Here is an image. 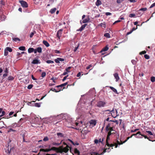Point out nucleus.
<instances>
[{
    "instance_id": "1",
    "label": "nucleus",
    "mask_w": 155,
    "mask_h": 155,
    "mask_svg": "<svg viewBox=\"0 0 155 155\" xmlns=\"http://www.w3.org/2000/svg\"><path fill=\"white\" fill-rule=\"evenodd\" d=\"M64 145L66 146L65 147H62L59 150V152L61 153L64 152L66 153L70 149V151L73 155H80L79 151L76 148L72 147L70 144H67L66 143H64Z\"/></svg>"
},
{
    "instance_id": "2",
    "label": "nucleus",
    "mask_w": 155,
    "mask_h": 155,
    "mask_svg": "<svg viewBox=\"0 0 155 155\" xmlns=\"http://www.w3.org/2000/svg\"><path fill=\"white\" fill-rule=\"evenodd\" d=\"M107 139L106 140V144L109 147H113L114 145L113 144H109L108 143V141L110 140V136L112 135V132L111 131H107Z\"/></svg>"
},
{
    "instance_id": "3",
    "label": "nucleus",
    "mask_w": 155,
    "mask_h": 155,
    "mask_svg": "<svg viewBox=\"0 0 155 155\" xmlns=\"http://www.w3.org/2000/svg\"><path fill=\"white\" fill-rule=\"evenodd\" d=\"M106 104L105 102L100 101L97 102V106L99 107H104L105 106Z\"/></svg>"
},
{
    "instance_id": "4",
    "label": "nucleus",
    "mask_w": 155,
    "mask_h": 155,
    "mask_svg": "<svg viewBox=\"0 0 155 155\" xmlns=\"http://www.w3.org/2000/svg\"><path fill=\"white\" fill-rule=\"evenodd\" d=\"M83 123V121L79 120V118L76 120L75 122V124L77 126L80 127L82 126Z\"/></svg>"
},
{
    "instance_id": "5",
    "label": "nucleus",
    "mask_w": 155,
    "mask_h": 155,
    "mask_svg": "<svg viewBox=\"0 0 155 155\" xmlns=\"http://www.w3.org/2000/svg\"><path fill=\"white\" fill-rule=\"evenodd\" d=\"M110 150V148H106L105 150L103 151V152L101 154H98L96 152H94L92 153V155H101L103 154L105 152H109Z\"/></svg>"
},
{
    "instance_id": "6",
    "label": "nucleus",
    "mask_w": 155,
    "mask_h": 155,
    "mask_svg": "<svg viewBox=\"0 0 155 155\" xmlns=\"http://www.w3.org/2000/svg\"><path fill=\"white\" fill-rule=\"evenodd\" d=\"M19 2L21 4V6L23 8H27L28 6L27 2L23 0H21L19 1Z\"/></svg>"
},
{
    "instance_id": "7",
    "label": "nucleus",
    "mask_w": 155,
    "mask_h": 155,
    "mask_svg": "<svg viewBox=\"0 0 155 155\" xmlns=\"http://www.w3.org/2000/svg\"><path fill=\"white\" fill-rule=\"evenodd\" d=\"M31 63L33 64H40L41 62L40 61V60H38V57L37 56L34 58Z\"/></svg>"
},
{
    "instance_id": "8",
    "label": "nucleus",
    "mask_w": 155,
    "mask_h": 155,
    "mask_svg": "<svg viewBox=\"0 0 155 155\" xmlns=\"http://www.w3.org/2000/svg\"><path fill=\"white\" fill-rule=\"evenodd\" d=\"M113 123L112 122H109L107 124L105 128L106 131H109V128L113 126Z\"/></svg>"
},
{
    "instance_id": "9",
    "label": "nucleus",
    "mask_w": 155,
    "mask_h": 155,
    "mask_svg": "<svg viewBox=\"0 0 155 155\" xmlns=\"http://www.w3.org/2000/svg\"><path fill=\"white\" fill-rule=\"evenodd\" d=\"M63 31V29H61L57 31V36L59 39L60 38V37L61 36L62 32Z\"/></svg>"
},
{
    "instance_id": "10",
    "label": "nucleus",
    "mask_w": 155,
    "mask_h": 155,
    "mask_svg": "<svg viewBox=\"0 0 155 155\" xmlns=\"http://www.w3.org/2000/svg\"><path fill=\"white\" fill-rule=\"evenodd\" d=\"M87 25V24H84L82 25L81 27L78 29L77 30V31H82Z\"/></svg>"
},
{
    "instance_id": "11",
    "label": "nucleus",
    "mask_w": 155,
    "mask_h": 155,
    "mask_svg": "<svg viewBox=\"0 0 155 155\" xmlns=\"http://www.w3.org/2000/svg\"><path fill=\"white\" fill-rule=\"evenodd\" d=\"M66 120L68 123L71 124L73 123V119L71 118L70 117H68L66 119Z\"/></svg>"
},
{
    "instance_id": "12",
    "label": "nucleus",
    "mask_w": 155,
    "mask_h": 155,
    "mask_svg": "<svg viewBox=\"0 0 155 155\" xmlns=\"http://www.w3.org/2000/svg\"><path fill=\"white\" fill-rule=\"evenodd\" d=\"M89 123L90 124L93 125V126H94L96 124V121L95 120H92L89 121Z\"/></svg>"
},
{
    "instance_id": "13",
    "label": "nucleus",
    "mask_w": 155,
    "mask_h": 155,
    "mask_svg": "<svg viewBox=\"0 0 155 155\" xmlns=\"http://www.w3.org/2000/svg\"><path fill=\"white\" fill-rule=\"evenodd\" d=\"M107 87H109V88L114 93L117 94H118L119 93L117 92L116 89L114 88V87L111 86H107Z\"/></svg>"
},
{
    "instance_id": "14",
    "label": "nucleus",
    "mask_w": 155,
    "mask_h": 155,
    "mask_svg": "<svg viewBox=\"0 0 155 155\" xmlns=\"http://www.w3.org/2000/svg\"><path fill=\"white\" fill-rule=\"evenodd\" d=\"M114 76L116 79V81H118L119 79V77L118 76V74H117V73H114Z\"/></svg>"
},
{
    "instance_id": "15",
    "label": "nucleus",
    "mask_w": 155,
    "mask_h": 155,
    "mask_svg": "<svg viewBox=\"0 0 155 155\" xmlns=\"http://www.w3.org/2000/svg\"><path fill=\"white\" fill-rule=\"evenodd\" d=\"M138 134H140L141 135V133L140 132L138 131V132L137 134H133L131 136H132V137L133 136H135L137 138H141L142 137H138L137 136V135Z\"/></svg>"
},
{
    "instance_id": "16",
    "label": "nucleus",
    "mask_w": 155,
    "mask_h": 155,
    "mask_svg": "<svg viewBox=\"0 0 155 155\" xmlns=\"http://www.w3.org/2000/svg\"><path fill=\"white\" fill-rule=\"evenodd\" d=\"M108 49L109 48L107 45H106L102 49L101 51L100 52H102L103 51H106L108 50Z\"/></svg>"
},
{
    "instance_id": "17",
    "label": "nucleus",
    "mask_w": 155,
    "mask_h": 155,
    "mask_svg": "<svg viewBox=\"0 0 155 155\" xmlns=\"http://www.w3.org/2000/svg\"><path fill=\"white\" fill-rule=\"evenodd\" d=\"M57 135L58 137H64V134L61 132H58L57 133Z\"/></svg>"
},
{
    "instance_id": "18",
    "label": "nucleus",
    "mask_w": 155,
    "mask_h": 155,
    "mask_svg": "<svg viewBox=\"0 0 155 155\" xmlns=\"http://www.w3.org/2000/svg\"><path fill=\"white\" fill-rule=\"evenodd\" d=\"M18 127V124L17 123H14L13 124H12L11 125L9 126L8 127H11L12 128H14L15 127Z\"/></svg>"
},
{
    "instance_id": "19",
    "label": "nucleus",
    "mask_w": 155,
    "mask_h": 155,
    "mask_svg": "<svg viewBox=\"0 0 155 155\" xmlns=\"http://www.w3.org/2000/svg\"><path fill=\"white\" fill-rule=\"evenodd\" d=\"M132 137V136H131L130 137H127V139L126 140H125L123 142H122V143H120V142L119 141H117V143L119 144V145H120L121 144H123V143H125V142H126V141H127V140L130 138H131Z\"/></svg>"
},
{
    "instance_id": "20",
    "label": "nucleus",
    "mask_w": 155,
    "mask_h": 155,
    "mask_svg": "<svg viewBox=\"0 0 155 155\" xmlns=\"http://www.w3.org/2000/svg\"><path fill=\"white\" fill-rule=\"evenodd\" d=\"M43 43L47 47H48L50 45L49 43L46 41L44 40Z\"/></svg>"
},
{
    "instance_id": "21",
    "label": "nucleus",
    "mask_w": 155,
    "mask_h": 155,
    "mask_svg": "<svg viewBox=\"0 0 155 155\" xmlns=\"http://www.w3.org/2000/svg\"><path fill=\"white\" fill-rule=\"evenodd\" d=\"M114 131L115 132L112 133V135H114V136H115L117 138L118 137H119V135L116 131Z\"/></svg>"
},
{
    "instance_id": "22",
    "label": "nucleus",
    "mask_w": 155,
    "mask_h": 155,
    "mask_svg": "<svg viewBox=\"0 0 155 155\" xmlns=\"http://www.w3.org/2000/svg\"><path fill=\"white\" fill-rule=\"evenodd\" d=\"M101 4L102 3L101 0H97L95 3V4L97 6H99L100 5H101Z\"/></svg>"
},
{
    "instance_id": "23",
    "label": "nucleus",
    "mask_w": 155,
    "mask_h": 155,
    "mask_svg": "<svg viewBox=\"0 0 155 155\" xmlns=\"http://www.w3.org/2000/svg\"><path fill=\"white\" fill-rule=\"evenodd\" d=\"M61 90V89H58V90L57 91L55 88L51 87L50 89V91H53L56 92H58L60 91Z\"/></svg>"
},
{
    "instance_id": "24",
    "label": "nucleus",
    "mask_w": 155,
    "mask_h": 155,
    "mask_svg": "<svg viewBox=\"0 0 155 155\" xmlns=\"http://www.w3.org/2000/svg\"><path fill=\"white\" fill-rule=\"evenodd\" d=\"M90 19L89 18H86L85 19H84L82 21V23H87L89 22Z\"/></svg>"
},
{
    "instance_id": "25",
    "label": "nucleus",
    "mask_w": 155,
    "mask_h": 155,
    "mask_svg": "<svg viewBox=\"0 0 155 155\" xmlns=\"http://www.w3.org/2000/svg\"><path fill=\"white\" fill-rule=\"evenodd\" d=\"M34 106L39 107L41 106V104L40 103H33Z\"/></svg>"
},
{
    "instance_id": "26",
    "label": "nucleus",
    "mask_w": 155,
    "mask_h": 155,
    "mask_svg": "<svg viewBox=\"0 0 155 155\" xmlns=\"http://www.w3.org/2000/svg\"><path fill=\"white\" fill-rule=\"evenodd\" d=\"M56 10V8H54L51 9L50 10V12L51 14H53L55 12Z\"/></svg>"
},
{
    "instance_id": "27",
    "label": "nucleus",
    "mask_w": 155,
    "mask_h": 155,
    "mask_svg": "<svg viewBox=\"0 0 155 155\" xmlns=\"http://www.w3.org/2000/svg\"><path fill=\"white\" fill-rule=\"evenodd\" d=\"M34 48H30L28 50V52L29 53H31L33 52Z\"/></svg>"
},
{
    "instance_id": "28",
    "label": "nucleus",
    "mask_w": 155,
    "mask_h": 155,
    "mask_svg": "<svg viewBox=\"0 0 155 155\" xmlns=\"http://www.w3.org/2000/svg\"><path fill=\"white\" fill-rule=\"evenodd\" d=\"M36 49L38 52L41 53L42 52V49L41 47H38Z\"/></svg>"
},
{
    "instance_id": "29",
    "label": "nucleus",
    "mask_w": 155,
    "mask_h": 155,
    "mask_svg": "<svg viewBox=\"0 0 155 155\" xmlns=\"http://www.w3.org/2000/svg\"><path fill=\"white\" fill-rule=\"evenodd\" d=\"M18 49L21 51H25V46H22L19 47Z\"/></svg>"
},
{
    "instance_id": "30",
    "label": "nucleus",
    "mask_w": 155,
    "mask_h": 155,
    "mask_svg": "<svg viewBox=\"0 0 155 155\" xmlns=\"http://www.w3.org/2000/svg\"><path fill=\"white\" fill-rule=\"evenodd\" d=\"M12 40L15 42H17V41H20V39L18 38H12Z\"/></svg>"
},
{
    "instance_id": "31",
    "label": "nucleus",
    "mask_w": 155,
    "mask_h": 155,
    "mask_svg": "<svg viewBox=\"0 0 155 155\" xmlns=\"http://www.w3.org/2000/svg\"><path fill=\"white\" fill-rule=\"evenodd\" d=\"M61 142L60 143H55V142H53L52 143V144L54 146H59L61 143Z\"/></svg>"
},
{
    "instance_id": "32",
    "label": "nucleus",
    "mask_w": 155,
    "mask_h": 155,
    "mask_svg": "<svg viewBox=\"0 0 155 155\" xmlns=\"http://www.w3.org/2000/svg\"><path fill=\"white\" fill-rule=\"evenodd\" d=\"M109 120V117H108L106 120H104V121L103 127H102V130L103 129L104 127L106 121H109V122L110 120Z\"/></svg>"
},
{
    "instance_id": "33",
    "label": "nucleus",
    "mask_w": 155,
    "mask_h": 155,
    "mask_svg": "<svg viewBox=\"0 0 155 155\" xmlns=\"http://www.w3.org/2000/svg\"><path fill=\"white\" fill-rule=\"evenodd\" d=\"M5 49L8 51H9V52H11L12 51V48L10 47H7Z\"/></svg>"
},
{
    "instance_id": "34",
    "label": "nucleus",
    "mask_w": 155,
    "mask_h": 155,
    "mask_svg": "<svg viewBox=\"0 0 155 155\" xmlns=\"http://www.w3.org/2000/svg\"><path fill=\"white\" fill-rule=\"evenodd\" d=\"M104 36L106 38H109L110 37V34L108 33H105L104 34Z\"/></svg>"
},
{
    "instance_id": "35",
    "label": "nucleus",
    "mask_w": 155,
    "mask_h": 155,
    "mask_svg": "<svg viewBox=\"0 0 155 155\" xmlns=\"http://www.w3.org/2000/svg\"><path fill=\"white\" fill-rule=\"evenodd\" d=\"M25 130H22V133L21 134V135L23 138L25 137Z\"/></svg>"
},
{
    "instance_id": "36",
    "label": "nucleus",
    "mask_w": 155,
    "mask_h": 155,
    "mask_svg": "<svg viewBox=\"0 0 155 155\" xmlns=\"http://www.w3.org/2000/svg\"><path fill=\"white\" fill-rule=\"evenodd\" d=\"M151 81L152 82H155V77L154 76H152L150 78Z\"/></svg>"
},
{
    "instance_id": "37",
    "label": "nucleus",
    "mask_w": 155,
    "mask_h": 155,
    "mask_svg": "<svg viewBox=\"0 0 155 155\" xmlns=\"http://www.w3.org/2000/svg\"><path fill=\"white\" fill-rule=\"evenodd\" d=\"M5 16L4 15H2L0 17V19L2 21H4L5 18Z\"/></svg>"
},
{
    "instance_id": "38",
    "label": "nucleus",
    "mask_w": 155,
    "mask_h": 155,
    "mask_svg": "<svg viewBox=\"0 0 155 155\" xmlns=\"http://www.w3.org/2000/svg\"><path fill=\"white\" fill-rule=\"evenodd\" d=\"M105 111H108L110 112H109L108 114H109V116H111V115L112 116V113H111V112H113L114 111V109H113L111 110H105Z\"/></svg>"
},
{
    "instance_id": "39",
    "label": "nucleus",
    "mask_w": 155,
    "mask_h": 155,
    "mask_svg": "<svg viewBox=\"0 0 155 155\" xmlns=\"http://www.w3.org/2000/svg\"><path fill=\"white\" fill-rule=\"evenodd\" d=\"M14 78L12 76H9L8 78V81H12L14 79Z\"/></svg>"
},
{
    "instance_id": "40",
    "label": "nucleus",
    "mask_w": 155,
    "mask_h": 155,
    "mask_svg": "<svg viewBox=\"0 0 155 155\" xmlns=\"http://www.w3.org/2000/svg\"><path fill=\"white\" fill-rule=\"evenodd\" d=\"M71 68V67H68V68L65 69V71H67L68 73L70 72V71H69V70Z\"/></svg>"
},
{
    "instance_id": "41",
    "label": "nucleus",
    "mask_w": 155,
    "mask_h": 155,
    "mask_svg": "<svg viewBox=\"0 0 155 155\" xmlns=\"http://www.w3.org/2000/svg\"><path fill=\"white\" fill-rule=\"evenodd\" d=\"M46 62L48 64L53 63L54 61H53L48 60L46 61Z\"/></svg>"
},
{
    "instance_id": "42",
    "label": "nucleus",
    "mask_w": 155,
    "mask_h": 155,
    "mask_svg": "<svg viewBox=\"0 0 155 155\" xmlns=\"http://www.w3.org/2000/svg\"><path fill=\"white\" fill-rule=\"evenodd\" d=\"M8 51L5 48L4 50V55L5 56H6L8 55Z\"/></svg>"
},
{
    "instance_id": "43",
    "label": "nucleus",
    "mask_w": 155,
    "mask_h": 155,
    "mask_svg": "<svg viewBox=\"0 0 155 155\" xmlns=\"http://www.w3.org/2000/svg\"><path fill=\"white\" fill-rule=\"evenodd\" d=\"M33 87V85L31 84L29 85L27 87V88L28 89H31Z\"/></svg>"
},
{
    "instance_id": "44",
    "label": "nucleus",
    "mask_w": 155,
    "mask_h": 155,
    "mask_svg": "<svg viewBox=\"0 0 155 155\" xmlns=\"http://www.w3.org/2000/svg\"><path fill=\"white\" fill-rule=\"evenodd\" d=\"M68 84V82H66L64 84H60L61 87L62 88V87L66 86V85H67Z\"/></svg>"
},
{
    "instance_id": "45",
    "label": "nucleus",
    "mask_w": 155,
    "mask_h": 155,
    "mask_svg": "<svg viewBox=\"0 0 155 155\" xmlns=\"http://www.w3.org/2000/svg\"><path fill=\"white\" fill-rule=\"evenodd\" d=\"M114 127L113 126L112 127H110L109 128V131H111V132L112 131H114L115 130H114Z\"/></svg>"
},
{
    "instance_id": "46",
    "label": "nucleus",
    "mask_w": 155,
    "mask_h": 155,
    "mask_svg": "<svg viewBox=\"0 0 155 155\" xmlns=\"http://www.w3.org/2000/svg\"><path fill=\"white\" fill-rule=\"evenodd\" d=\"M144 58L147 59H148L150 58V56L148 54H145L144 55Z\"/></svg>"
},
{
    "instance_id": "47",
    "label": "nucleus",
    "mask_w": 155,
    "mask_h": 155,
    "mask_svg": "<svg viewBox=\"0 0 155 155\" xmlns=\"http://www.w3.org/2000/svg\"><path fill=\"white\" fill-rule=\"evenodd\" d=\"M32 102L33 103H32V102H29L27 104L28 105L34 106L33 103H34V102L33 101Z\"/></svg>"
},
{
    "instance_id": "48",
    "label": "nucleus",
    "mask_w": 155,
    "mask_h": 155,
    "mask_svg": "<svg viewBox=\"0 0 155 155\" xmlns=\"http://www.w3.org/2000/svg\"><path fill=\"white\" fill-rule=\"evenodd\" d=\"M49 139L47 136H46L44 137L43 139V140L44 141H46L48 140Z\"/></svg>"
},
{
    "instance_id": "49",
    "label": "nucleus",
    "mask_w": 155,
    "mask_h": 155,
    "mask_svg": "<svg viewBox=\"0 0 155 155\" xmlns=\"http://www.w3.org/2000/svg\"><path fill=\"white\" fill-rule=\"evenodd\" d=\"M135 15L134 14L131 13L129 14V17L132 18L135 16Z\"/></svg>"
},
{
    "instance_id": "50",
    "label": "nucleus",
    "mask_w": 155,
    "mask_h": 155,
    "mask_svg": "<svg viewBox=\"0 0 155 155\" xmlns=\"http://www.w3.org/2000/svg\"><path fill=\"white\" fill-rule=\"evenodd\" d=\"M109 122H115L116 123V124H118V121L117 120H110Z\"/></svg>"
},
{
    "instance_id": "51",
    "label": "nucleus",
    "mask_w": 155,
    "mask_h": 155,
    "mask_svg": "<svg viewBox=\"0 0 155 155\" xmlns=\"http://www.w3.org/2000/svg\"><path fill=\"white\" fill-rule=\"evenodd\" d=\"M147 9L146 8H141L139 11H145L147 10Z\"/></svg>"
},
{
    "instance_id": "52",
    "label": "nucleus",
    "mask_w": 155,
    "mask_h": 155,
    "mask_svg": "<svg viewBox=\"0 0 155 155\" xmlns=\"http://www.w3.org/2000/svg\"><path fill=\"white\" fill-rule=\"evenodd\" d=\"M132 63L134 65H135L136 64V61L134 60H132L131 61Z\"/></svg>"
},
{
    "instance_id": "53",
    "label": "nucleus",
    "mask_w": 155,
    "mask_h": 155,
    "mask_svg": "<svg viewBox=\"0 0 155 155\" xmlns=\"http://www.w3.org/2000/svg\"><path fill=\"white\" fill-rule=\"evenodd\" d=\"M46 75V73L45 72H43L41 74V77L42 78L44 77Z\"/></svg>"
},
{
    "instance_id": "54",
    "label": "nucleus",
    "mask_w": 155,
    "mask_h": 155,
    "mask_svg": "<svg viewBox=\"0 0 155 155\" xmlns=\"http://www.w3.org/2000/svg\"><path fill=\"white\" fill-rule=\"evenodd\" d=\"M141 135L145 139H148L149 140L151 141V140H150V139H149V138L147 136L143 135V134H141V135Z\"/></svg>"
},
{
    "instance_id": "55",
    "label": "nucleus",
    "mask_w": 155,
    "mask_h": 155,
    "mask_svg": "<svg viewBox=\"0 0 155 155\" xmlns=\"http://www.w3.org/2000/svg\"><path fill=\"white\" fill-rule=\"evenodd\" d=\"M15 130H14L13 129H12V128H10L9 129V130H8V133H10V132H11V131H15Z\"/></svg>"
},
{
    "instance_id": "56",
    "label": "nucleus",
    "mask_w": 155,
    "mask_h": 155,
    "mask_svg": "<svg viewBox=\"0 0 155 155\" xmlns=\"http://www.w3.org/2000/svg\"><path fill=\"white\" fill-rule=\"evenodd\" d=\"M139 130V129H136L135 130H131L130 132L131 133H134V132H136L138 130Z\"/></svg>"
},
{
    "instance_id": "57",
    "label": "nucleus",
    "mask_w": 155,
    "mask_h": 155,
    "mask_svg": "<svg viewBox=\"0 0 155 155\" xmlns=\"http://www.w3.org/2000/svg\"><path fill=\"white\" fill-rule=\"evenodd\" d=\"M14 113V112L13 111H11L9 113V114H8V115L7 116V117H9V116H11Z\"/></svg>"
},
{
    "instance_id": "58",
    "label": "nucleus",
    "mask_w": 155,
    "mask_h": 155,
    "mask_svg": "<svg viewBox=\"0 0 155 155\" xmlns=\"http://www.w3.org/2000/svg\"><path fill=\"white\" fill-rule=\"evenodd\" d=\"M124 0H117V2L118 4H120Z\"/></svg>"
},
{
    "instance_id": "59",
    "label": "nucleus",
    "mask_w": 155,
    "mask_h": 155,
    "mask_svg": "<svg viewBox=\"0 0 155 155\" xmlns=\"http://www.w3.org/2000/svg\"><path fill=\"white\" fill-rule=\"evenodd\" d=\"M58 60H59V61H64V58H58Z\"/></svg>"
},
{
    "instance_id": "60",
    "label": "nucleus",
    "mask_w": 155,
    "mask_h": 155,
    "mask_svg": "<svg viewBox=\"0 0 155 155\" xmlns=\"http://www.w3.org/2000/svg\"><path fill=\"white\" fill-rule=\"evenodd\" d=\"M146 132L148 133L149 134H150V135H153L152 132L150 131H146Z\"/></svg>"
},
{
    "instance_id": "61",
    "label": "nucleus",
    "mask_w": 155,
    "mask_h": 155,
    "mask_svg": "<svg viewBox=\"0 0 155 155\" xmlns=\"http://www.w3.org/2000/svg\"><path fill=\"white\" fill-rule=\"evenodd\" d=\"M72 144L74 146L78 145H79V143L77 141H75L74 142V144Z\"/></svg>"
},
{
    "instance_id": "62",
    "label": "nucleus",
    "mask_w": 155,
    "mask_h": 155,
    "mask_svg": "<svg viewBox=\"0 0 155 155\" xmlns=\"http://www.w3.org/2000/svg\"><path fill=\"white\" fill-rule=\"evenodd\" d=\"M68 75H67L66 76L64 77L62 79V81H64L68 77Z\"/></svg>"
},
{
    "instance_id": "63",
    "label": "nucleus",
    "mask_w": 155,
    "mask_h": 155,
    "mask_svg": "<svg viewBox=\"0 0 155 155\" xmlns=\"http://www.w3.org/2000/svg\"><path fill=\"white\" fill-rule=\"evenodd\" d=\"M105 14L107 16L110 15H111V13L109 12H106Z\"/></svg>"
},
{
    "instance_id": "64",
    "label": "nucleus",
    "mask_w": 155,
    "mask_h": 155,
    "mask_svg": "<svg viewBox=\"0 0 155 155\" xmlns=\"http://www.w3.org/2000/svg\"><path fill=\"white\" fill-rule=\"evenodd\" d=\"M55 62L57 63H60V61L58 59V58H57V59H56L54 60Z\"/></svg>"
}]
</instances>
